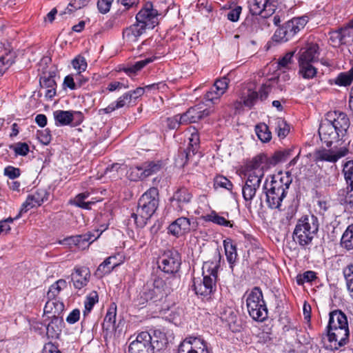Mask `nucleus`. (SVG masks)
<instances>
[{
	"instance_id": "1",
	"label": "nucleus",
	"mask_w": 353,
	"mask_h": 353,
	"mask_svg": "<svg viewBox=\"0 0 353 353\" xmlns=\"http://www.w3.org/2000/svg\"><path fill=\"white\" fill-rule=\"evenodd\" d=\"M350 121L347 114L341 111H330L325 114L320 124L319 134L322 142L330 149L322 148L315 151V162L327 161L336 163L349 153L348 130Z\"/></svg>"
},
{
	"instance_id": "2",
	"label": "nucleus",
	"mask_w": 353,
	"mask_h": 353,
	"mask_svg": "<svg viewBox=\"0 0 353 353\" xmlns=\"http://www.w3.org/2000/svg\"><path fill=\"white\" fill-rule=\"evenodd\" d=\"M327 336L330 343H334V348L339 349L349 341L350 330L346 315L339 310L330 312Z\"/></svg>"
},
{
	"instance_id": "3",
	"label": "nucleus",
	"mask_w": 353,
	"mask_h": 353,
	"mask_svg": "<svg viewBox=\"0 0 353 353\" xmlns=\"http://www.w3.org/2000/svg\"><path fill=\"white\" fill-rule=\"evenodd\" d=\"M291 176L288 173L273 176L270 184L265 181L263 189L266 196V203L271 209H280L283 199L292 183Z\"/></svg>"
},
{
	"instance_id": "4",
	"label": "nucleus",
	"mask_w": 353,
	"mask_h": 353,
	"mask_svg": "<svg viewBox=\"0 0 353 353\" xmlns=\"http://www.w3.org/2000/svg\"><path fill=\"white\" fill-rule=\"evenodd\" d=\"M165 335L154 330L152 335L148 332H139L129 345L128 353H156L165 347Z\"/></svg>"
},
{
	"instance_id": "5",
	"label": "nucleus",
	"mask_w": 353,
	"mask_h": 353,
	"mask_svg": "<svg viewBox=\"0 0 353 353\" xmlns=\"http://www.w3.org/2000/svg\"><path fill=\"white\" fill-rule=\"evenodd\" d=\"M159 191L156 188H151L139 199L137 213H132L131 219L140 228H143L147 221L155 212L159 205Z\"/></svg>"
},
{
	"instance_id": "6",
	"label": "nucleus",
	"mask_w": 353,
	"mask_h": 353,
	"mask_svg": "<svg viewBox=\"0 0 353 353\" xmlns=\"http://www.w3.org/2000/svg\"><path fill=\"white\" fill-rule=\"evenodd\" d=\"M319 230L317 218L313 215L305 216L299 219L293 232V239L301 246L311 243L314 234Z\"/></svg>"
},
{
	"instance_id": "7",
	"label": "nucleus",
	"mask_w": 353,
	"mask_h": 353,
	"mask_svg": "<svg viewBox=\"0 0 353 353\" xmlns=\"http://www.w3.org/2000/svg\"><path fill=\"white\" fill-rule=\"evenodd\" d=\"M246 306L250 316L254 320L262 322L268 318V309L259 288H254L248 294Z\"/></svg>"
},
{
	"instance_id": "8",
	"label": "nucleus",
	"mask_w": 353,
	"mask_h": 353,
	"mask_svg": "<svg viewBox=\"0 0 353 353\" xmlns=\"http://www.w3.org/2000/svg\"><path fill=\"white\" fill-rule=\"evenodd\" d=\"M208 274L203 272V279L197 278L193 280V290L196 295L200 296L203 299L209 300L216 292L217 270L216 268H213L211 270H208Z\"/></svg>"
},
{
	"instance_id": "9",
	"label": "nucleus",
	"mask_w": 353,
	"mask_h": 353,
	"mask_svg": "<svg viewBox=\"0 0 353 353\" xmlns=\"http://www.w3.org/2000/svg\"><path fill=\"white\" fill-rule=\"evenodd\" d=\"M308 22L307 16L294 17L279 27L273 35V40L278 43H285L291 39Z\"/></svg>"
},
{
	"instance_id": "10",
	"label": "nucleus",
	"mask_w": 353,
	"mask_h": 353,
	"mask_svg": "<svg viewBox=\"0 0 353 353\" xmlns=\"http://www.w3.org/2000/svg\"><path fill=\"white\" fill-rule=\"evenodd\" d=\"M245 175L247 176V180L242 188V194L244 200L249 201L250 203L260 186L264 174L263 171H261L256 165L250 162L247 165Z\"/></svg>"
},
{
	"instance_id": "11",
	"label": "nucleus",
	"mask_w": 353,
	"mask_h": 353,
	"mask_svg": "<svg viewBox=\"0 0 353 353\" xmlns=\"http://www.w3.org/2000/svg\"><path fill=\"white\" fill-rule=\"evenodd\" d=\"M162 11L158 9L157 1L146 2L141 10L137 14L136 19L138 23L146 29H153L158 23V17Z\"/></svg>"
},
{
	"instance_id": "12",
	"label": "nucleus",
	"mask_w": 353,
	"mask_h": 353,
	"mask_svg": "<svg viewBox=\"0 0 353 353\" xmlns=\"http://www.w3.org/2000/svg\"><path fill=\"white\" fill-rule=\"evenodd\" d=\"M178 353H213L210 344L201 336L188 335L178 346Z\"/></svg>"
},
{
	"instance_id": "13",
	"label": "nucleus",
	"mask_w": 353,
	"mask_h": 353,
	"mask_svg": "<svg viewBox=\"0 0 353 353\" xmlns=\"http://www.w3.org/2000/svg\"><path fill=\"white\" fill-rule=\"evenodd\" d=\"M290 150H286L277 151L270 157L265 154H261L253 158L250 162L256 165L258 169L261 170V171H263L264 174V172L270 167L274 166L280 162L285 161L290 157Z\"/></svg>"
},
{
	"instance_id": "14",
	"label": "nucleus",
	"mask_w": 353,
	"mask_h": 353,
	"mask_svg": "<svg viewBox=\"0 0 353 353\" xmlns=\"http://www.w3.org/2000/svg\"><path fill=\"white\" fill-rule=\"evenodd\" d=\"M181 264L179 253L174 250L165 251L158 259L159 268L168 274L177 272Z\"/></svg>"
},
{
	"instance_id": "15",
	"label": "nucleus",
	"mask_w": 353,
	"mask_h": 353,
	"mask_svg": "<svg viewBox=\"0 0 353 353\" xmlns=\"http://www.w3.org/2000/svg\"><path fill=\"white\" fill-rule=\"evenodd\" d=\"M271 86L267 84H263L259 91L252 89L244 90L241 95V102L245 107L252 108L258 101H264L268 97L271 91Z\"/></svg>"
},
{
	"instance_id": "16",
	"label": "nucleus",
	"mask_w": 353,
	"mask_h": 353,
	"mask_svg": "<svg viewBox=\"0 0 353 353\" xmlns=\"http://www.w3.org/2000/svg\"><path fill=\"white\" fill-rule=\"evenodd\" d=\"M192 192L185 187L177 189L170 198L173 207L179 212L186 210V206L192 199Z\"/></svg>"
},
{
	"instance_id": "17",
	"label": "nucleus",
	"mask_w": 353,
	"mask_h": 353,
	"mask_svg": "<svg viewBox=\"0 0 353 353\" xmlns=\"http://www.w3.org/2000/svg\"><path fill=\"white\" fill-rule=\"evenodd\" d=\"M101 234L102 231L99 232V230H97L83 234L72 236L65 240L69 245L74 244L79 248L83 250L99 239Z\"/></svg>"
},
{
	"instance_id": "18",
	"label": "nucleus",
	"mask_w": 353,
	"mask_h": 353,
	"mask_svg": "<svg viewBox=\"0 0 353 353\" xmlns=\"http://www.w3.org/2000/svg\"><path fill=\"white\" fill-rule=\"evenodd\" d=\"M319 54V48L316 43H308L300 50L299 63H314L318 61Z\"/></svg>"
},
{
	"instance_id": "19",
	"label": "nucleus",
	"mask_w": 353,
	"mask_h": 353,
	"mask_svg": "<svg viewBox=\"0 0 353 353\" xmlns=\"http://www.w3.org/2000/svg\"><path fill=\"white\" fill-rule=\"evenodd\" d=\"M43 75L40 77L39 83L42 88L46 89L45 97L48 99H52L56 95L57 83L54 77L55 76L54 72H49L43 73Z\"/></svg>"
},
{
	"instance_id": "20",
	"label": "nucleus",
	"mask_w": 353,
	"mask_h": 353,
	"mask_svg": "<svg viewBox=\"0 0 353 353\" xmlns=\"http://www.w3.org/2000/svg\"><path fill=\"white\" fill-rule=\"evenodd\" d=\"M191 230L190 220L182 216L172 222L168 227L169 232L174 236H181Z\"/></svg>"
},
{
	"instance_id": "21",
	"label": "nucleus",
	"mask_w": 353,
	"mask_h": 353,
	"mask_svg": "<svg viewBox=\"0 0 353 353\" xmlns=\"http://www.w3.org/2000/svg\"><path fill=\"white\" fill-rule=\"evenodd\" d=\"M75 272L71 275L73 285L77 289H81L85 286L90 279V270L86 267L76 268Z\"/></svg>"
},
{
	"instance_id": "22",
	"label": "nucleus",
	"mask_w": 353,
	"mask_h": 353,
	"mask_svg": "<svg viewBox=\"0 0 353 353\" xmlns=\"http://www.w3.org/2000/svg\"><path fill=\"white\" fill-rule=\"evenodd\" d=\"M157 291L148 282L143 287L141 291L139 292L137 296V301L139 305H144L148 301H157L163 299L161 296L157 294Z\"/></svg>"
},
{
	"instance_id": "23",
	"label": "nucleus",
	"mask_w": 353,
	"mask_h": 353,
	"mask_svg": "<svg viewBox=\"0 0 353 353\" xmlns=\"http://www.w3.org/2000/svg\"><path fill=\"white\" fill-rule=\"evenodd\" d=\"M146 28L137 21L136 23L125 28L123 32V37L128 43H134L145 32Z\"/></svg>"
},
{
	"instance_id": "24",
	"label": "nucleus",
	"mask_w": 353,
	"mask_h": 353,
	"mask_svg": "<svg viewBox=\"0 0 353 353\" xmlns=\"http://www.w3.org/2000/svg\"><path fill=\"white\" fill-rule=\"evenodd\" d=\"M150 284L157 291V294L161 296L163 298L170 293L172 288L169 279H163L159 276H154Z\"/></svg>"
},
{
	"instance_id": "25",
	"label": "nucleus",
	"mask_w": 353,
	"mask_h": 353,
	"mask_svg": "<svg viewBox=\"0 0 353 353\" xmlns=\"http://www.w3.org/2000/svg\"><path fill=\"white\" fill-rule=\"evenodd\" d=\"M132 101V94L130 93H124L123 95L119 97L118 99L110 103L108 107L101 109L99 110L100 112L104 113V114H109L112 112L123 108L130 103Z\"/></svg>"
},
{
	"instance_id": "26",
	"label": "nucleus",
	"mask_w": 353,
	"mask_h": 353,
	"mask_svg": "<svg viewBox=\"0 0 353 353\" xmlns=\"http://www.w3.org/2000/svg\"><path fill=\"white\" fill-rule=\"evenodd\" d=\"M51 319L46 330L47 334L51 338H58L61 332L63 321L62 316H49Z\"/></svg>"
},
{
	"instance_id": "27",
	"label": "nucleus",
	"mask_w": 353,
	"mask_h": 353,
	"mask_svg": "<svg viewBox=\"0 0 353 353\" xmlns=\"http://www.w3.org/2000/svg\"><path fill=\"white\" fill-rule=\"evenodd\" d=\"M116 306L111 307L107 312L102 324L103 330L108 333L116 331Z\"/></svg>"
},
{
	"instance_id": "28",
	"label": "nucleus",
	"mask_w": 353,
	"mask_h": 353,
	"mask_svg": "<svg viewBox=\"0 0 353 353\" xmlns=\"http://www.w3.org/2000/svg\"><path fill=\"white\" fill-rule=\"evenodd\" d=\"M64 310L63 302L57 299H48L44 307V313L50 314L51 316H61Z\"/></svg>"
},
{
	"instance_id": "29",
	"label": "nucleus",
	"mask_w": 353,
	"mask_h": 353,
	"mask_svg": "<svg viewBox=\"0 0 353 353\" xmlns=\"http://www.w3.org/2000/svg\"><path fill=\"white\" fill-rule=\"evenodd\" d=\"M248 6L252 15L262 14L267 8L271 6L270 0H249Z\"/></svg>"
},
{
	"instance_id": "30",
	"label": "nucleus",
	"mask_w": 353,
	"mask_h": 353,
	"mask_svg": "<svg viewBox=\"0 0 353 353\" xmlns=\"http://www.w3.org/2000/svg\"><path fill=\"white\" fill-rule=\"evenodd\" d=\"M114 260H116L115 256L108 257L99 265L96 274L99 277H103L104 275L110 274L119 265L117 262H113Z\"/></svg>"
},
{
	"instance_id": "31",
	"label": "nucleus",
	"mask_w": 353,
	"mask_h": 353,
	"mask_svg": "<svg viewBox=\"0 0 353 353\" xmlns=\"http://www.w3.org/2000/svg\"><path fill=\"white\" fill-rule=\"evenodd\" d=\"M199 143L200 139L199 134L196 132L192 133L189 138L188 147L185 150L187 160H189L192 157L197 153L199 148Z\"/></svg>"
},
{
	"instance_id": "32",
	"label": "nucleus",
	"mask_w": 353,
	"mask_h": 353,
	"mask_svg": "<svg viewBox=\"0 0 353 353\" xmlns=\"http://www.w3.org/2000/svg\"><path fill=\"white\" fill-rule=\"evenodd\" d=\"M341 245L346 250L353 251V223L348 225L343 232L341 239Z\"/></svg>"
},
{
	"instance_id": "33",
	"label": "nucleus",
	"mask_w": 353,
	"mask_h": 353,
	"mask_svg": "<svg viewBox=\"0 0 353 353\" xmlns=\"http://www.w3.org/2000/svg\"><path fill=\"white\" fill-rule=\"evenodd\" d=\"M67 287V282L64 279H59L50 285L47 292L48 299H57L60 292Z\"/></svg>"
},
{
	"instance_id": "34",
	"label": "nucleus",
	"mask_w": 353,
	"mask_h": 353,
	"mask_svg": "<svg viewBox=\"0 0 353 353\" xmlns=\"http://www.w3.org/2000/svg\"><path fill=\"white\" fill-rule=\"evenodd\" d=\"M225 252L227 260L230 264L235 263L237 258L236 248L232 243L230 239H227L223 241Z\"/></svg>"
},
{
	"instance_id": "35",
	"label": "nucleus",
	"mask_w": 353,
	"mask_h": 353,
	"mask_svg": "<svg viewBox=\"0 0 353 353\" xmlns=\"http://www.w3.org/2000/svg\"><path fill=\"white\" fill-rule=\"evenodd\" d=\"M89 195L90 193L88 192L80 193L74 197V199L72 201V203L81 208L90 210L91 208V205L94 204L96 201H90L85 202V199H86L89 196Z\"/></svg>"
},
{
	"instance_id": "36",
	"label": "nucleus",
	"mask_w": 353,
	"mask_h": 353,
	"mask_svg": "<svg viewBox=\"0 0 353 353\" xmlns=\"http://www.w3.org/2000/svg\"><path fill=\"white\" fill-rule=\"evenodd\" d=\"M255 132L258 138L263 143L268 142L272 139V133L269 127L265 123L256 125Z\"/></svg>"
},
{
	"instance_id": "37",
	"label": "nucleus",
	"mask_w": 353,
	"mask_h": 353,
	"mask_svg": "<svg viewBox=\"0 0 353 353\" xmlns=\"http://www.w3.org/2000/svg\"><path fill=\"white\" fill-rule=\"evenodd\" d=\"M275 131L279 138H285L290 132V126L282 118H277L274 120Z\"/></svg>"
},
{
	"instance_id": "38",
	"label": "nucleus",
	"mask_w": 353,
	"mask_h": 353,
	"mask_svg": "<svg viewBox=\"0 0 353 353\" xmlns=\"http://www.w3.org/2000/svg\"><path fill=\"white\" fill-rule=\"evenodd\" d=\"M299 63V73L304 79H312L316 73L317 70L312 65V63Z\"/></svg>"
},
{
	"instance_id": "39",
	"label": "nucleus",
	"mask_w": 353,
	"mask_h": 353,
	"mask_svg": "<svg viewBox=\"0 0 353 353\" xmlns=\"http://www.w3.org/2000/svg\"><path fill=\"white\" fill-rule=\"evenodd\" d=\"M353 81V66L347 72L340 73L335 80V83L340 86L350 85Z\"/></svg>"
},
{
	"instance_id": "40",
	"label": "nucleus",
	"mask_w": 353,
	"mask_h": 353,
	"mask_svg": "<svg viewBox=\"0 0 353 353\" xmlns=\"http://www.w3.org/2000/svg\"><path fill=\"white\" fill-rule=\"evenodd\" d=\"M54 117L60 125H67L71 123V111L57 110L54 112Z\"/></svg>"
},
{
	"instance_id": "41",
	"label": "nucleus",
	"mask_w": 353,
	"mask_h": 353,
	"mask_svg": "<svg viewBox=\"0 0 353 353\" xmlns=\"http://www.w3.org/2000/svg\"><path fill=\"white\" fill-rule=\"evenodd\" d=\"M143 173L144 174L145 179L154 173H157L160 170L161 168V164L159 162H149L143 164Z\"/></svg>"
},
{
	"instance_id": "42",
	"label": "nucleus",
	"mask_w": 353,
	"mask_h": 353,
	"mask_svg": "<svg viewBox=\"0 0 353 353\" xmlns=\"http://www.w3.org/2000/svg\"><path fill=\"white\" fill-rule=\"evenodd\" d=\"M343 174L347 184L353 185V159L347 161L343 165Z\"/></svg>"
},
{
	"instance_id": "43",
	"label": "nucleus",
	"mask_w": 353,
	"mask_h": 353,
	"mask_svg": "<svg viewBox=\"0 0 353 353\" xmlns=\"http://www.w3.org/2000/svg\"><path fill=\"white\" fill-rule=\"evenodd\" d=\"M344 276L346 280L347 290L350 292L351 297L353 299V264L347 266L344 270Z\"/></svg>"
},
{
	"instance_id": "44",
	"label": "nucleus",
	"mask_w": 353,
	"mask_h": 353,
	"mask_svg": "<svg viewBox=\"0 0 353 353\" xmlns=\"http://www.w3.org/2000/svg\"><path fill=\"white\" fill-rule=\"evenodd\" d=\"M207 220L219 225L230 228L232 227V225L229 221L226 220L224 217L219 216L215 212H212L210 214H208L207 216Z\"/></svg>"
},
{
	"instance_id": "45",
	"label": "nucleus",
	"mask_w": 353,
	"mask_h": 353,
	"mask_svg": "<svg viewBox=\"0 0 353 353\" xmlns=\"http://www.w3.org/2000/svg\"><path fill=\"white\" fill-rule=\"evenodd\" d=\"M30 195L32 196L30 200H34V203L39 204V205L48 199L47 192L44 189H38Z\"/></svg>"
},
{
	"instance_id": "46",
	"label": "nucleus",
	"mask_w": 353,
	"mask_h": 353,
	"mask_svg": "<svg viewBox=\"0 0 353 353\" xmlns=\"http://www.w3.org/2000/svg\"><path fill=\"white\" fill-rule=\"evenodd\" d=\"M228 80L227 78L224 77L221 79L216 80L212 88L216 90L215 92H218V95L222 96L228 89Z\"/></svg>"
},
{
	"instance_id": "47",
	"label": "nucleus",
	"mask_w": 353,
	"mask_h": 353,
	"mask_svg": "<svg viewBox=\"0 0 353 353\" xmlns=\"http://www.w3.org/2000/svg\"><path fill=\"white\" fill-rule=\"evenodd\" d=\"M99 301L98 294L97 292L94 291L92 292L86 299L85 301V311H84V315L86 314V313H89L91 310L92 309L93 306L96 303H97Z\"/></svg>"
},
{
	"instance_id": "48",
	"label": "nucleus",
	"mask_w": 353,
	"mask_h": 353,
	"mask_svg": "<svg viewBox=\"0 0 353 353\" xmlns=\"http://www.w3.org/2000/svg\"><path fill=\"white\" fill-rule=\"evenodd\" d=\"M142 166H136L131 168L128 173V177L131 181L143 180L145 179L144 174L143 173Z\"/></svg>"
},
{
	"instance_id": "49",
	"label": "nucleus",
	"mask_w": 353,
	"mask_h": 353,
	"mask_svg": "<svg viewBox=\"0 0 353 353\" xmlns=\"http://www.w3.org/2000/svg\"><path fill=\"white\" fill-rule=\"evenodd\" d=\"M214 185L215 188H223L226 190H230L232 188V182L223 176H217L214 179Z\"/></svg>"
},
{
	"instance_id": "50",
	"label": "nucleus",
	"mask_w": 353,
	"mask_h": 353,
	"mask_svg": "<svg viewBox=\"0 0 353 353\" xmlns=\"http://www.w3.org/2000/svg\"><path fill=\"white\" fill-rule=\"evenodd\" d=\"M330 40L333 46L338 47L343 45L341 28L332 31L330 33Z\"/></svg>"
},
{
	"instance_id": "51",
	"label": "nucleus",
	"mask_w": 353,
	"mask_h": 353,
	"mask_svg": "<svg viewBox=\"0 0 353 353\" xmlns=\"http://www.w3.org/2000/svg\"><path fill=\"white\" fill-rule=\"evenodd\" d=\"M73 68L78 71V73H81L82 71H85L87 68V62L85 59L82 56H77L72 61Z\"/></svg>"
},
{
	"instance_id": "52",
	"label": "nucleus",
	"mask_w": 353,
	"mask_h": 353,
	"mask_svg": "<svg viewBox=\"0 0 353 353\" xmlns=\"http://www.w3.org/2000/svg\"><path fill=\"white\" fill-rule=\"evenodd\" d=\"M343 45H353V30L345 26L341 28Z\"/></svg>"
},
{
	"instance_id": "53",
	"label": "nucleus",
	"mask_w": 353,
	"mask_h": 353,
	"mask_svg": "<svg viewBox=\"0 0 353 353\" xmlns=\"http://www.w3.org/2000/svg\"><path fill=\"white\" fill-rule=\"evenodd\" d=\"M31 198H32V196L29 194L26 200L25 201V202L22 204L19 214L16 216L15 219H18L20 216L21 214L26 213L29 210H30L34 207L40 206L39 204L34 203V200H30Z\"/></svg>"
},
{
	"instance_id": "54",
	"label": "nucleus",
	"mask_w": 353,
	"mask_h": 353,
	"mask_svg": "<svg viewBox=\"0 0 353 353\" xmlns=\"http://www.w3.org/2000/svg\"><path fill=\"white\" fill-rule=\"evenodd\" d=\"M21 174V170L18 168H15L11 165H8L4 169V175L8 176L10 179H15L18 178Z\"/></svg>"
},
{
	"instance_id": "55",
	"label": "nucleus",
	"mask_w": 353,
	"mask_h": 353,
	"mask_svg": "<svg viewBox=\"0 0 353 353\" xmlns=\"http://www.w3.org/2000/svg\"><path fill=\"white\" fill-rule=\"evenodd\" d=\"M158 85L153 83L150 85H146L145 88L139 87L134 90L133 91H129L127 93H130L132 94V100L137 99L139 97L142 96L144 93L145 89H151L157 88Z\"/></svg>"
},
{
	"instance_id": "56",
	"label": "nucleus",
	"mask_w": 353,
	"mask_h": 353,
	"mask_svg": "<svg viewBox=\"0 0 353 353\" xmlns=\"http://www.w3.org/2000/svg\"><path fill=\"white\" fill-rule=\"evenodd\" d=\"M15 154L21 156H26L29 152V146L26 143L19 142L13 146Z\"/></svg>"
},
{
	"instance_id": "57",
	"label": "nucleus",
	"mask_w": 353,
	"mask_h": 353,
	"mask_svg": "<svg viewBox=\"0 0 353 353\" xmlns=\"http://www.w3.org/2000/svg\"><path fill=\"white\" fill-rule=\"evenodd\" d=\"M242 11V8L240 6H235L231 9L227 14V19L232 22H236L239 20L240 14Z\"/></svg>"
},
{
	"instance_id": "58",
	"label": "nucleus",
	"mask_w": 353,
	"mask_h": 353,
	"mask_svg": "<svg viewBox=\"0 0 353 353\" xmlns=\"http://www.w3.org/2000/svg\"><path fill=\"white\" fill-rule=\"evenodd\" d=\"M83 6H84V4L83 3L81 2L80 0H73L68 4L65 10L61 14L67 13L70 14L74 10L81 8Z\"/></svg>"
},
{
	"instance_id": "59",
	"label": "nucleus",
	"mask_w": 353,
	"mask_h": 353,
	"mask_svg": "<svg viewBox=\"0 0 353 353\" xmlns=\"http://www.w3.org/2000/svg\"><path fill=\"white\" fill-rule=\"evenodd\" d=\"M296 212V207L291 205H290L286 212H285V219L282 221L285 224H289L290 221L294 218Z\"/></svg>"
},
{
	"instance_id": "60",
	"label": "nucleus",
	"mask_w": 353,
	"mask_h": 353,
	"mask_svg": "<svg viewBox=\"0 0 353 353\" xmlns=\"http://www.w3.org/2000/svg\"><path fill=\"white\" fill-rule=\"evenodd\" d=\"M188 115L190 116V120L193 121V123H196L200 120V105H197L194 107L190 108L188 110Z\"/></svg>"
},
{
	"instance_id": "61",
	"label": "nucleus",
	"mask_w": 353,
	"mask_h": 353,
	"mask_svg": "<svg viewBox=\"0 0 353 353\" xmlns=\"http://www.w3.org/2000/svg\"><path fill=\"white\" fill-rule=\"evenodd\" d=\"M316 278V273L313 271H307L303 273L301 278L297 279V283L301 285L304 282H310Z\"/></svg>"
},
{
	"instance_id": "62",
	"label": "nucleus",
	"mask_w": 353,
	"mask_h": 353,
	"mask_svg": "<svg viewBox=\"0 0 353 353\" xmlns=\"http://www.w3.org/2000/svg\"><path fill=\"white\" fill-rule=\"evenodd\" d=\"M214 91L216 90L212 87L210 90L205 94L204 99L208 101L212 102V103H216L217 101L219 100L221 96L218 95V92Z\"/></svg>"
},
{
	"instance_id": "63",
	"label": "nucleus",
	"mask_w": 353,
	"mask_h": 353,
	"mask_svg": "<svg viewBox=\"0 0 353 353\" xmlns=\"http://www.w3.org/2000/svg\"><path fill=\"white\" fill-rule=\"evenodd\" d=\"M112 4V0H98L97 7L100 12L103 14L107 13Z\"/></svg>"
},
{
	"instance_id": "64",
	"label": "nucleus",
	"mask_w": 353,
	"mask_h": 353,
	"mask_svg": "<svg viewBox=\"0 0 353 353\" xmlns=\"http://www.w3.org/2000/svg\"><path fill=\"white\" fill-rule=\"evenodd\" d=\"M345 203L350 206L353 205V185L347 184L346 194L345 195Z\"/></svg>"
}]
</instances>
